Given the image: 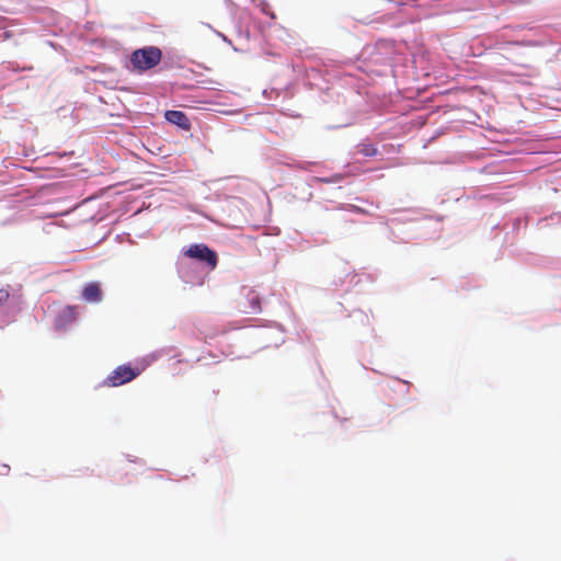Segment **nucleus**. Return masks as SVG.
Segmentation results:
<instances>
[{
	"instance_id": "20e7f679",
	"label": "nucleus",
	"mask_w": 561,
	"mask_h": 561,
	"mask_svg": "<svg viewBox=\"0 0 561 561\" xmlns=\"http://www.w3.org/2000/svg\"><path fill=\"white\" fill-rule=\"evenodd\" d=\"M82 298L90 304H99L103 300V291L99 282H90L82 289Z\"/></svg>"
},
{
	"instance_id": "0eeeda50",
	"label": "nucleus",
	"mask_w": 561,
	"mask_h": 561,
	"mask_svg": "<svg viewBox=\"0 0 561 561\" xmlns=\"http://www.w3.org/2000/svg\"><path fill=\"white\" fill-rule=\"evenodd\" d=\"M378 153L377 148L368 142H363L356 146L355 152H353V158L357 156H363L364 158H370Z\"/></svg>"
},
{
	"instance_id": "7ed1b4c3",
	"label": "nucleus",
	"mask_w": 561,
	"mask_h": 561,
	"mask_svg": "<svg viewBox=\"0 0 561 561\" xmlns=\"http://www.w3.org/2000/svg\"><path fill=\"white\" fill-rule=\"evenodd\" d=\"M184 254L201 262H206L207 265H209L211 268H215L218 263V256L216 252L203 243L190 245L185 250Z\"/></svg>"
},
{
	"instance_id": "6e6552de",
	"label": "nucleus",
	"mask_w": 561,
	"mask_h": 561,
	"mask_svg": "<svg viewBox=\"0 0 561 561\" xmlns=\"http://www.w3.org/2000/svg\"><path fill=\"white\" fill-rule=\"evenodd\" d=\"M9 291L5 289H0V306L5 304L9 299Z\"/></svg>"
},
{
	"instance_id": "f03ea898",
	"label": "nucleus",
	"mask_w": 561,
	"mask_h": 561,
	"mask_svg": "<svg viewBox=\"0 0 561 561\" xmlns=\"http://www.w3.org/2000/svg\"><path fill=\"white\" fill-rule=\"evenodd\" d=\"M139 375V370L128 365H121L113 370L111 375L103 381L104 386L118 387L135 379Z\"/></svg>"
},
{
	"instance_id": "f257e3e1",
	"label": "nucleus",
	"mask_w": 561,
	"mask_h": 561,
	"mask_svg": "<svg viewBox=\"0 0 561 561\" xmlns=\"http://www.w3.org/2000/svg\"><path fill=\"white\" fill-rule=\"evenodd\" d=\"M162 59V50L157 46H146L134 50L130 55V64L137 72H145L157 67Z\"/></svg>"
},
{
	"instance_id": "39448f33",
	"label": "nucleus",
	"mask_w": 561,
	"mask_h": 561,
	"mask_svg": "<svg viewBox=\"0 0 561 561\" xmlns=\"http://www.w3.org/2000/svg\"><path fill=\"white\" fill-rule=\"evenodd\" d=\"M164 118L169 123L179 126L183 130L187 131L191 129V122H190L188 117L186 116V114L182 111H173V110L167 111L164 113Z\"/></svg>"
},
{
	"instance_id": "423d86ee",
	"label": "nucleus",
	"mask_w": 561,
	"mask_h": 561,
	"mask_svg": "<svg viewBox=\"0 0 561 561\" xmlns=\"http://www.w3.org/2000/svg\"><path fill=\"white\" fill-rule=\"evenodd\" d=\"M79 313V308L77 306H66L57 317L56 323L58 327H67L72 323Z\"/></svg>"
}]
</instances>
